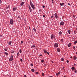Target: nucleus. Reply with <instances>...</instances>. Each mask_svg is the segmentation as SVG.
<instances>
[{
  "label": "nucleus",
  "instance_id": "nucleus-1",
  "mask_svg": "<svg viewBox=\"0 0 77 77\" xmlns=\"http://www.w3.org/2000/svg\"><path fill=\"white\" fill-rule=\"evenodd\" d=\"M30 4L31 5V7H32V9H35V6H34V5H33V4L31 1H30Z\"/></svg>",
  "mask_w": 77,
  "mask_h": 77
},
{
  "label": "nucleus",
  "instance_id": "nucleus-2",
  "mask_svg": "<svg viewBox=\"0 0 77 77\" xmlns=\"http://www.w3.org/2000/svg\"><path fill=\"white\" fill-rule=\"evenodd\" d=\"M10 24L11 25L14 24V20L12 19H11L10 20Z\"/></svg>",
  "mask_w": 77,
  "mask_h": 77
},
{
  "label": "nucleus",
  "instance_id": "nucleus-3",
  "mask_svg": "<svg viewBox=\"0 0 77 77\" xmlns=\"http://www.w3.org/2000/svg\"><path fill=\"white\" fill-rule=\"evenodd\" d=\"M14 59V57L13 56H12L9 59V60L10 62H11V61H12L13 60V59Z\"/></svg>",
  "mask_w": 77,
  "mask_h": 77
},
{
  "label": "nucleus",
  "instance_id": "nucleus-4",
  "mask_svg": "<svg viewBox=\"0 0 77 77\" xmlns=\"http://www.w3.org/2000/svg\"><path fill=\"white\" fill-rule=\"evenodd\" d=\"M54 46L55 47H58V44L57 43H55L54 45Z\"/></svg>",
  "mask_w": 77,
  "mask_h": 77
},
{
  "label": "nucleus",
  "instance_id": "nucleus-5",
  "mask_svg": "<svg viewBox=\"0 0 77 77\" xmlns=\"http://www.w3.org/2000/svg\"><path fill=\"white\" fill-rule=\"evenodd\" d=\"M72 69V71H75V67H74L73 66L71 68Z\"/></svg>",
  "mask_w": 77,
  "mask_h": 77
},
{
  "label": "nucleus",
  "instance_id": "nucleus-6",
  "mask_svg": "<svg viewBox=\"0 0 77 77\" xmlns=\"http://www.w3.org/2000/svg\"><path fill=\"white\" fill-rule=\"evenodd\" d=\"M29 9L30 12H32V9H31V7L30 6H29Z\"/></svg>",
  "mask_w": 77,
  "mask_h": 77
},
{
  "label": "nucleus",
  "instance_id": "nucleus-7",
  "mask_svg": "<svg viewBox=\"0 0 77 77\" xmlns=\"http://www.w3.org/2000/svg\"><path fill=\"white\" fill-rule=\"evenodd\" d=\"M54 15H55L56 18V19H57V18L58 17L57 16V14L56 13H55L54 14Z\"/></svg>",
  "mask_w": 77,
  "mask_h": 77
},
{
  "label": "nucleus",
  "instance_id": "nucleus-8",
  "mask_svg": "<svg viewBox=\"0 0 77 77\" xmlns=\"http://www.w3.org/2000/svg\"><path fill=\"white\" fill-rule=\"evenodd\" d=\"M51 39H53V38H54V35L53 34L51 35Z\"/></svg>",
  "mask_w": 77,
  "mask_h": 77
},
{
  "label": "nucleus",
  "instance_id": "nucleus-9",
  "mask_svg": "<svg viewBox=\"0 0 77 77\" xmlns=\"http://www.w3.org/2000/svg\"><path fill=\"white\" fill-rule=\"evenodd\" d=\"M60 25H63L64 24V23L63 22H61L60 23Z\"/></svg>",
  "mask_w": 77,
  "mask_h": 77
},
{
  "label": "nucleus",
  "instance_id": "nucleus-10",
  "mask_svg": "<svg viewBox=\"0 0 77 77\" xmlns=\"http://www.w3.org/2000/svg\"><path fill=\"white\" fill-rule=\"evenodd\" d=\"M17 9V8H13V10L14 11H16Z\"/></svg>",
  "mask_w": 77,
  "mask_h": 77
},
{
  "label": "nucleus",
  "instance_id": "nucleus-11",
  "mask_svg": "<svg viewBox=\"0 0 77 77\" xmlns=\"http://www.w3.org/2000/svg\"><path fill=\"white\" fill-rule=\"evenodd\" d=\"M57 51L58 52H60V48H58L57 49Z\"/></svg>",
  "mask_w": 77,
  "mask_h": 77
},
{
  "label": "nucleus",
  "instance_id": "nucleus-12",
  "mask_svg": "<svg viewBox=\"0 0 77 77\" xmlns=\"http://www.w3.org/2000/svg\"><path fill=\"white\" fill-rule=\"evenodd\" d=\"M11 44H12V41H10L8 42V44L10 45H11Z\"/></svg>",
  "mask_w": 77,
  "mask_h": 77
},
{
  "label": "nucleus",
  "instance_id": "nucleus-13",
  "mask_svg": "<svg viewBox=\"0 0 77 77\" xmlns=\"http://www.w3.org/2000/svg\"><path fill=\"white\" fill-rule=\"evenodd\" d=\"M23 5H24V2H21L20 4V5L21 6H23Z\"/></svg>",
  "mask_w": 77,
  "mask_h": 77
},
{
  "label": "nucleus",
  "instance_id": "nucleus-14",
  "mask_svg": "<svg viewBox=\"0 0 77 77\" xmlns=\"http://www.w3.org/2000/svg\"><path fill=\"white\" fill-rule=\"evenodd\" d=\"M71 43H69L68 45V47H70L71 46Z\"/></svg>",
  "mask_w": 77,
  "mask_h": 77
},
{
  "label": "nucleus",
  "instance_id": "nucleus-15",
  "mask_svg": "<svg viewBox=\"0 0 77 77\" xmlns=\"http://www.w3.org/2000/svg\"><path fill=\"white\" fill-rule=\"evenodd\" d=\"M60 6H63V5H64V3H60Z\"/></svg>",
  "mask_w": 77,
  "mask_h": 77
},
{
  "label": "nucleus",
  "instance_id": "nucleus-16",
  "mask_svg": "<svg viewBox=\"0 0 77 77\" xmlns=\"http://www.w3.org/2000/svg\"><path fill=\"white\" fill-rule=\"evenodd\" d=\"M59 34L60 35H62V32L61 31H60L59 32Z\"/></svg>",
  "mask_w": 77,
  "mask_h": 77
},
{
  "label": "nucleus",
  "instance_id": "nucleus-17",
  "mask_svg": "<svg viewBox=\"0 0 77 77\" xmlns=\"http://www.w3.org/2000/svg\"><path fill=\"white\" fill-rule=\"evenodd\" d=\"M43 51L45 53V54H46V53H47V52L46 51V50H43Z\"/></svg>",
  "mask_w": 77,
  "mask_h": 77
},
{
  "label": "nucleus",
  "instance_id": "nucleus-18",
  "mask_svg": "<svg viewBox=\"0 0 77 77\" xmlns=\"http://www.w3.org/2000/svg\"><path fill=\"white\" fill-rule=\"evenodd\" d=\"M68 32L69 34H70V33H71V30H69L68 31Z\"/></svg>",
  "mask_w": 77,
  "mask_h": 77
},
{
  "label": "nucleus",
  "instance_id": "nucleus-19",
  "mask_svg": "<svg viewBox=\"0 0 77 77\" xmlns=\"http://www.w3.org/2000/svg\"><path fill=\"white\" fill-rule=\"evenodd\" d=\"M4 53L6 55H8L9 54L7 52H5Z\"/></svg>",
  "mask_w": 77,
  "mask_h": 77
},
{
  "label": "nucleus",
  "instance_id": "nucleus-20",
  "mask_svg": "<svg viewBox=\"0 0 77 77\" xmlns=\"http://www.w3.org/2000/svg\"><path fill=\"white\" fill-rule=\"evenodd\" d=\"M31 71H32V72H35V70H34L33 69H31Z\"/></svg>",
  "mask_w": 77,
  "mask_h": 77
},
{
  "label": "nucleus",
  "instance_id": "nucleus-21",
  "mask_svg": "<svg viewBox=\"0 0 77 77\" xmlns=\"http://www.w3.org/2000/svg\"><path fill=\"white\" fill-rule=\"evenodd\" d=\"M77 59V57L75 56H74V59L75 60V59Z\"/></svg>",
  "mask_w": 77,
  "mask_h": 77
},
{
  "label": "nucleus",
  "instance_id": "nucleus-22",
  "mask_svg": "<svg viewBox=\"0 0 77 77\" xmlns=\"http://www.w3.org/2000/svg\"><path fill=\"white\" fill-rule=\"evenodd\" d=\"M44 62V60H42L41 61V62H42V63H43Z\"/></svg>",
  "mask_w": 77,
  "mask_h": 77
},
{
  "label": "nucleus",
  "instance_id": "nucleus-23",
  "mask_svg": "<svg viewBox=\"0 0 77 77\" xmlns=\"http://www.w3.org/2000/svg\"><path fill=\"white\" fill-rule=\"evenodd\" d=\"M60 74V73L59 72H58V73H57L56 74V75L57 76L58 75H59V74Z\"/></svg>",
  "mask_w": 77,
  "mask_h": 77
},
{
  "label": "nucleus",
  "instance_id": "nucleus-24",
  "mask_svg": "<svg viewBox=\"0 0 77 77\" xmlns=\"http://www.w3.org/2000/svg\"><path fill=\"white\" fill-rule=\"evenodd\" d=\"M61 60H62V61H63V60H64V59H63V58H62L61 59Z\"/></svg>",
  "mask_w": 77,
  "mask_h": 77
},
{
  "label": "nucleus",
  "instance_id": "nucleus-25",
  "mask_svg": "<svg viewBox=\"0 0 77 77\" xmlns=\"http://www.w3.org/2000/svg\"><path fill=\"white\" fill-rule=\"evenodd\" d=\"M77 43V40L74 43V44H76V43Z\"/></svg>",
  "mask_w": 77,
  "mask_h": 77
},
{
  "label": "nucleus",
  "instance_id": "nucleus-26",
  "mask_svg": "<svg viewBox=\"0 0 77 77\" xmlns=\"http://www.w3.org/2000/svg\"><path fill=\"white\" fill-rule=\"evenodd\" d=\"M9 8V6L8 5L7 7H6L7 9H8Z\"/></svg>",
  "mask_w": 77,
  "mask_h": 77
},
{
  "label": "nucleus",
  "instance_id": "nucleus-27",
  "mask_svg": "<svg viewBox=\"0 0 77 77\" xmlns=\"http://www.w3.org/2000/svg\"><path fill=\"white\" fill-rule=\"evenodd\" d=\"M33 30H34V31H35V32H36V29H35V28H33Z\"/></svg>",
  "mask_w": 77,
  "mask_h": 77
},
{
  "label": "nucleus",
  "instance_id": "nucleus-28",
  "mask_svg": "<svg viewBox=\"0 0 77 77\" xmlns=\"http://www.w3.org/2000/svg\"><path fill=\"white\" fill-rule=\"evenodd\" d=\"M20 53H21V52H22L21 50V49L20 50Z\"/></svg>",
  "mask_w": 77,
  "mask_h": 77
},
{
  "label": "nucleus",
  "instance_id": "nucleus-29",
  "mask_svg": "<svg viewBox=\"0 0 77 77\" xmlns=\"http://www.w3.org/2000/svg\"><path fill=\"white\" fill-rule=\"evenodd\" d=\"M63 39L61 38V41L62 42H63Z\"/></svg>",
  "mask_w": 77,
  "mask_h": 77
},
{
  "label": "nucleus",
  "instance_id": "nucleus-30",
  "mask_svg": "<svg viewBox=\"0 0 77 77\" xmlns=\"http://www.w3.org/2000/svg\"><path fill=\"white\" fill-rule=\"evenodd\" d=\"M42 75L43 77L44 76V74L43 73H42Z\"/></svg>",
  "mask_w": 77,
  "mask_h": 77
},
{
  "label": "nucleus",
  "instance_id": "nucleus-31",
  "mask_svg": "<svg viewBox=\"0 0 77 77\" xmlns=\"http://www.w3.org/2000/svg\"><path fill=\"white\" fill-rule=\"evenodd\" d=\"M20 60L21 62H23V60H22V59H20Z\"/></svg>",
  "mask_w": 77,
  "mask_h": 77
},
{
  "label": "nucleus",
  "instance_id": "nucleus-32",
  "mask_svg": "<svg viewBox=\"0 0 77 77\" xmlns=\"http://www.w3.org/2000/svg\"><path fill=\"white\" fill-rule=\"evenodd\" d=\"M4 50H5V51H7V49L5 48L4 49Z\"/></svg>",
  "mask_w": 77,
  "mask_h": 77
},
{
  "label": "nucleus",
  "instance_id": "nucleus-33",
  "mask_svg": "<svg viewBox=\"0 0 77 77\" xmlns=\"http://www.w3.org/2000/svg\"><path fill=\"white\" fill-rule=\"evenodd\" d=\"M31 47H35V46L33 45Z\"/></svg>",
  "mask_w": 77,
  "mask_h": 77
},
{
  "label": "nucleus",
  "instance_id": "nucleus-34",
  "mask_svg": "<svg viewBox=\"0 0 77 77\" xmlns=\"http://www.w3.org/2000/svg\"><path fill=\"white\" fill-rule=\"evenodd\" d=\"M66 62L67 63H69V61L68 60H67Z\"/></svg>",
  "mask_w": 77,
  "mask_h": 77
},
{
  "label": "nucleus",
  "instance_id": "nucleus-35",
  "mask_svg": "<svg viewBox=\"0 0 77 77\" xmlns=\"http://www.w3.org/2000/svg\"><path fill=\"white\" fill-rule=\"evenodd\" d=\"M11 53L12 54V53H14V51H13L12 52H11Z\"/></svg>",
  "mask_w": 77,
  "mask_h": 77
},
{
  "label": "nucleus",
  "instance_id": "nucleus-36",
  "mask_svg": "<svg viewBox=\"0 0 77 77\" xmlns=\"http://www.w3.org/2000/svg\"><path fill=\"white\" fill-rule=\"evenodd\" d=\"M36 74H38V72H36Z\"/></svg>",
  "mask_w": 77,
  "mask_h": 77
},
{
  "label": "nucleus",
  "instance_id": "nucleus-37",
  "mask_svg": "<svg viewBox=\"0 0 77 77\" xmlns=\"http://www.w3.org/2000/svg\"><path fill=\"white\" fill-rule=\"evenodd\" d=\"M19 53H19V52H18V53H17V56H18V54H19Z\"/></svg>",
  "mask_w": 77,
  "mask_h": 77
},
{
  "label": "nucleus",
  "instance_id": "nucleus-38",
  "mask_svg": "<svg viewBox=\"0 0 77 77\" xmlns=\"http://www.w3.org/2000/svg\"><path fill=\"white\" fill-rule=\"evenodd\" d=\"M31 66H33V65L32 64V63H31Z\"/></svg>",
  "mask_w": 77,
  "mask_h": 77
},
{
  "label": "nucleus",
  "instance_id": "nucleus-39",
  "mask_svg": "<svg viewBox=\"0 0 77 77\" xmlns=\"http://www.w3.org/2000/svg\"><path fill=\"white\" fill-rule=\"evenodd\" d=\"M43 8H45V6H44V5H43Z\"/></svg>",
  "mask_w": 77,
  "mask_h": 77
},
{
  "label": "nucleus",
  "instance_id": "nucleus-40",
  "mask_svg": "<svg viewBox=\"0 0 77 77\" xmlns=\"http://www.w3.org/2000/svg\"><path fill=\"white\" fill-rule=\"evenodd\" d=\"M18 18L20 19V16H18Z\"/></svg>",
  "mask_w": 77,
  "mask_h": 77
},
{
  "label": "nucleus",
  "instance_id": "nucleus-41",
  "mask_svg": "<svg viewBox=\"0 0 77 77\" xmlns=\"http://www.w3.org/2000/svg\"><path fill=\"white\" fill-rule=\"evenodd\" d=\"M73 49H75V46H73Z\"/></svg>",
  "mask_w": 77,
  "mask_h": 77
},
{
  "label": "nucleus",
  "instance_id": "nucleus-42",
  "mask_svg": "<svg viewBox=\"0 0 77 77\" xmlns=\"http://www.w3.org/2000/svg\"><path fill=\"white\" fill-rule=\"evenodd\" d=\"M54 17V16H51V18H53V17Z\"/></svg>",
  "mask_w": 77,
  "mask_h": 77
},
{
  "label": "nucleus",
  "instance_id": "nucleus-43",
  "mask_svg": "<svg viewBox=\"0 0 77 77\" xmlns=\"http://www.w3.org/2000/svg\"><path fill=\"white\" fill-rule=\"evenodd\" d=\"M2 3V1H1V0H0V3Z\"/></svg>",
  "mask_w": 77,
  "mask_h": 77
},
{
  "label": "nucleus",
  "instance_id": "nucleus-44",
  "mask_svg": "<svg viewBox=\"0 0 77 77\" xmlns=\"http://www.w3.org/2000/svg\"><path fill=\"white\" fill-rule=\"evenodd\" d=\"M23 41H21V44H23Z\"/></svg>",
  "mask_w": 77,
  "mask_h": 77
},
{
  "label": "nucleus",
  "instance_id": "nucleus-45",
  "mask_svg": "<svg viewBox=\"0 0 77 77\" xmlns=\"http://www.w3.org/2000/svg\"><path fill=\"white\" fill-rule=\"evenodd\" d=\"M47 53L48 54V55H49V53H48V52H47Z\"/></svg>",
  "mask_w": 77,
  "mask_h": 77
},
{
  "label": "nucleus",
  "instance_id": "nucleus-46",
  "mask_svg": "<svg viewBox=\"0 0 77 77\" xmlns=\"http://www.w3.org/2000/svg\"><path fill=\"white\" fill-rule=\"evenodd\" d=\"M51 62H52V63H54V62H53V61H51Z\"/></svg>",
  "mask_w": 77,
  "mask_h": 77
},
{
  "label": "nucleus",
  "instance_id": "nucleus-47",
  "mask_svg": "<svg viewBox=\"0 0 77 77\" xmlns=\"http://www.w3.org/2000/svg\"><path fill=\"white\" fill-rule=\"evenodd\" d=\"M68 5H69V6H70V4H69V3H68Z\"/></svg>",
  "mask_w": 77,
  "mask_h": 77
},
{
  "label": "nucleus",
  "instance_id": "nucleus-48",
  "mask_svg": "<svg viewBox=\"0 0 77 77\" xmlns=\"http://www.w3.org/2000/svg\"><path fill=\"white\" fill-rule=\"evenodd\" d=\"M75 72H77V71H76V70H75Z\"/></svg>",
  "mask_w": 77,
  "mask_h": 77
},
{
  "label": "nucleus",
  "instance_id": "nucleus-49",
  "mask_svg": "<svg viewBox=\"0 0 77 77\" xmlns=\"http://www.w3.org/2000/svg\"><path fill=\"white\" fill-rule=\"evenodd\" d=\"M43 17H45V15H43Z\"/></svg>",
  "mask_w": 77,
  "mask_h": 77
},
{
  "label": "nucleus",
  "instance_id": "nucleus-50",
  "mask_svg": "<svg viewBox=\"0 0 77 77\" xmlns=\"http://www.w3.org/2000/svg\"><path fill=\"white\" fill-rule=\"evenodd\" d=\"M42 56V54H41L39 56Z\"/></svg>",
  "mask_w": 77,
  "mask_h": 77
},
{
  "label": "nucleus",
  "instance_id": "nucleus-51",
  "mask_svg": "<svg viewBox=\"0 0 77 77\" xmlns=\"http://www.w3.org/2000/svg\"><path fill=\"white\" fill-rule=\"evenodd\" d=\"M64 69V67H63V69Z\"/></svg>",
  "mask_w": 77,
  "mask_h": 77
},
{
  "label": "nucleus",
  "instance_id": "nucleus-52",
  "mask_svg": "<svg viewBox=\"0 0 77 77\" xmlns=\"http://www.w3.org/2000/svg\"><path fill=\"white\" fill-rule=\"evenodd\" d=\"M49 77H53L52 76H50Z\"/></svg>",
  "mask_w": 77,
  "mask_h": 77
},
{
  "label": "nucleus",
  "instance_id": "nucleus-53",
  "mask_svg": "<svg viewBox=\"0 0 77 77\" xmlns=\"http://www.w3.org/2000/svg\"><path fill=\"white\" fill-rule=\"evenodd\" d=\"M72 57H70V58H72Z\"/></svg>",
  "mask_w": 77,
  "mask_h": 77
},
{
  "label": "nucleus",
  "instance_id": "nucleus-54",
  "mask_svg": "<svg viewBox=\"0 0 77 77\" xmlns=\"http://www.w3.org/2000/svg\"><path fill=\"white\" fill-rule=\"evenodd\" d=\"M44 65L45 66V64Z\"/></svg>",
  "mask_w": 77,
  "mask_h": 77
},
{
  "label": "nucleus",
  "instance_id": "nucleus-55",
  "mask_svg": "<svg viewBox=\"0 0 77 77\" xmlns=\"http://www.w3.org/2000/svg\"><path fill=\"white\" fill-rule=\"evenodd\" d=\"M52 0V2H53L54 0Z\"/></svg>",
  "mask_w": 77,
  "mask_h": 77
},
{
  "label": "nucleus",
  "instance_id": "nucleus-56",
  "mask_svg": "<svg viewBox=\"0 0 77 77\" xmlns=\"http://www.w3.org/2000/svg\"><path fill=\"white\" fill-rule=\"evenodd\" d=\"M73 17H74V15L73 16Z\"/></svg>",
  "mask_w": 77,
  "mask_h": 77
}]
</instances>
